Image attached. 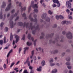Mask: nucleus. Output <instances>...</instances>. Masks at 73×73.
<instances>
[{
  "label": "nucleus",
  "instance_id": "obj_1",
  "mask_svg": "<svg viewBox=\"0 0 73 73\" xmlns=\"http://www.w3.org/2000/svg\"><path fill=\"white\" fill-rule=\"evenodd\" d=\"M18 25L19 26H23V27H26L27 29H31V30H34L32 31V33L33 35H35L36 32L35 30H39V27H38V25H37L36 27H35L33 26H32V23L31 22L30 23V25H29V23H26V22H24V23L22 22H19L18 23Z\"/></svg>",
  "mask_w": 73,
  "mask_h": 73
},
{
  "label": "nucleus",
  "instance_id": "obj_2",
  "mask_svg": "<svg viewBox=\"0 0 73 73\" xmlns=\"http://www.w3.org/2000/svg\"><path fill=\"white\" fill-rule=\"evenodd\" d=\"M18 14V13H15V14L11 15L10 19V26L11 28H13L14 27V25H13V22L12 21V19L14 17H16Z\"/></svg>",
  "mask_w": 73,
  "mask_h": 73
},
{
  "label": "nucleus",
  "instance_id": "obj_3",
  "mask_svg": "<svg viewBox=\"0 0 73 73\" xmlns=\"http://www.w3.org/2000/svg\"><path fill=\"white\" fill-rule=\"evenodd\" d=\"M33 17L35 18L34 19L32 17V13H31L29 15V19L31 21H33L35 23H37V19L36 18V17H37V15L35 14L33 15Z\"/></svg>",
  "mask_w": 73,
  "mask_h": 73
},
{
  "label": "nucleus",
  "instance_id": "obj_4",
  "mask_svg": "<svg viewBox=\"0 0 73 73\" xmlns=\"http://www.w3.org/2000/svg\"><path fill=\"white\" fill-rule=\"evenodd\" d=\"M8 2L9 3L8 4L7 6L5 9V11L6 12H7V11H8L10 10L11 8L12 0H8Z\"/></svg>",
  "mask_w": 73,
  "mask_h": 73
},
{
  "label": "nucleus",
  "instance_id": "obj_5",
  "mask_svg": "<svg viewBox=\"0 0 73 73\" xmlns=\"http://www.w3.org/2000/svg\"><path fill=\"white\" fill-rule=\"evenodd\" d=\"M66 37L68 39H72L73 38V35L70 31H68L66 33Z\"/></svg>",
  "mask_w": 73,
  "mask_h": 73
},
{
  "label": "nucleus",
  "instance_id": "obj_6",
  "mask_svg": "<svg viewBox=\"0 0 73 73\" xmlns=\"http://www.w3.org/2000/svg\"><path fill=\"white\" fill-rule=\"evenodd\" d=\"M35 2L33 1H32L31 3V5L30 6L31 7H32L33 8H37L38 7H37V4H34Z\"/></svg>",
  "mask_w": 73,
  "mask_h": 73
},
{
  "label": "nucleus",
  "instance_id": "obj_7",
  "mask_svg": "<svg viewBox=\"0 0 73 73\" xmlns=\"http://www.w3.org/2000/svg\"><path fill=\"white\" fill-rule=\"evenodd\" d=\"M66 5L68 8H71L72 4L70 2L68 1L66 2Z\"/></svg>",
  "mask_w": 73,
  "mask_h": 73
},
{
  "label": "nucleus",
  "instance_id": "obj_8",
  "mask_svg": "<svg viewBox=\"0 0 73 73\" xmlns=\"http://www.w3.org/2000/svg\"><path fill=\"white\" fill-rule=\"evenodd\" d=\"M13 36H15V37L16 38L15 42L17 43L19 41V38H20V36H18L17 35H16V34L14 35Z\"/></svg>",
  "mask_w": 73,
  "mask_h": 73
},
{
  "label": "nucleus",
  "instance_id": "obj_9",
  "mask_svg": "<svg viewBox=\"0 0 73 73\" xmlns=\"http://www.w3.org/2000/svg\"><path fill=\"white\" fill-rule=\"evenodd\" d=\"M2 5L1 6V8H4L5 7H6V2L3 1L2 3Z\"/></svg>",
  "mask_w": 73,
  "mask_h": 73
},
{
  "label": "nucleus",
  "instance_id": "obj_10",
  "mask_svg": "<svg viewBox=\"0 0 73 73\" xmlns=\"http://www.w3.org/2000/svg\"><path fill=\"white\" fill-rule=\"evenodd\" d=\"M27 63L28 66H29L30 65V62L29 61V58H28L27 59L26 62H24V64H25Z\"/></svg>",
  "mask_w": 73,
  "mask_h": 73
},
{
  "label": "nucleus",
  "instance_id": "obj_11",
  "mask_svg": "<svg viewBox=\"0 0 73 73\" xmlns=\"http://www.w3.org/2000/svg\"><path fill=\"white\" fill-rule=\"evenodd\" d=\"M8 39H7L6 38V37L4 36L3 38V41L4 44H6L7 42H8Z\"/></svg>",
  "mask_w": 73,
  "mask_h": 73
},
{
  "label": "nucleus",
  "instance_id": "obj_12",
  "mask_svg": "<svg viewBox=\"0 0 73 73\" xmlns=\"http://www.w3.org/2000/svg\"><path fill=\"white\" fill-rule=\"evenodd\" d=\"M27 37L28 39H29V40H31V38L32 41H33V40H34V38L33 37H31V34H29Z\"/></svg>",
  "mask_w": 73,
  "mask_h": 73
},
{
  "label": "nucleus",
  "instance_id": "obj_13",
  "mask_svg": "<svg viewBox=\"0 0 73 73\" xmlns=\"http://www.w3.org/2000/svg\"><path fill=\"white\" fill-rule=\"evenodd\" d=\"M38 49H39V50L40 51L41 50V52L42 53H43V52H44V50H43V49L41 48V47H39L38 48H36V50L37 51H38Z\"/></svg>",
  "mask_w": 73,
  "mask_h": 73
},
{
  "label": "nucleus",
  "instance_id": "obj_14",
  "mask_svg": "<svg viewBox=\"0 0 73 73\" xmlns=\"http://www.w3.org/2000/svg\"><path fill=\"white\" fill-rule=\"evenodd\" d=\"M51 53L53 54H56L58 53V50H55L52 51L51 52Z\"/></svg>",
  "mask_w": 73,
  "mask_h": 73
},
{
  "label": "nucleus",
  "instance_id": "obj_15",
  "mask_svg": "<svg viewBox=\"0 0 73 73\" xmlns=\"http://www.w3.org/2000/svg\"><path fill=\"white\" fill-rule=\"evenodd\" d=\"M26 7H23L21 6V12H22L23 11H25V10L26 9Z\"/></svg>",
  "mask_w": 73,
  "mask_h": 73
},
{
  "label": "nucleus",
  "instance_id": "obj_16",
  "mask_svg": "<svg viewBox=\"0 0 73 73\" xmlns=\"http://www.w3.org/2000/svg\"><path fill=\"white\" fill-rule=\"evenodd\" d=\"M41 64L42 66H44L45 65V60H42L41 62Z\"/></svg>",
  "mask_w": 73,
  "mask_h": 73
},
{
  "label": "nucleus",
  "instance_id": "obj_17",
  "mask_svg": "<svg viewBox=\"0 0 73 73\" xmlns=\"http://www.w3.org/2000/svg\"><path fill=\"white\" fill-rule=\"evenodd\" d=\"M47 15V14L46 13H44L41 16V17L42 19H44V18Z\"/></svg>",
  "mask_w": 73,
  "mask_h": 73
},
{
  "label": "nucleus",
  "instance_id": "obj_18",
  "mask_svg": "<svg viewBox=\"0 0 73 73\" xmlns=\"http://www.w3.org/2000/svg\"><path fill=\"white\" fill-rule=\"evenodd\" d=\"M34 54V51L33 50L31 52V55L30 57L31 59H32V57H33V55Z\"/></svg>",
  "mask_w": 73,
  "mask_h": 73
},
{
  "label": "nucleus",
  "instance_id": "obj_19",
  "mask_svg": "<svg viewBox=\"0 0 73 73\" xmlns=\"http://www.w3.org/2000/svg\"><path fill=\"white\" fill-rule=\"evenodd\" d=\"M45 20L46 21H47V22H49L50 21V18L49 17H47L45 19Z\"/></svg>",
  "mask_w": 73,
  "mask_h": 73
},
{
  "label": "nucleus",
  "instance_id": "obj_20",
  "mask_svg": "<svg viewBox=\"0 0 73 73\" xmlns=\"http://www.w3.org/2000/svg\"><path fill=\"white\" fill-rule=\"evenodd\" d=\"M65 60L67 61H70V57H68L66 58Z\"/></svg>",
  "mask_w": 73,
  "mask_h": 73
},
{
  "label": "nucleus",
  "instance_id": "obj_21",
  "mask_svg": "<svg viewBox=\"0 0 73 73\" xmlns=\"http://www.w3.org/2000/svg\"><path fill=\"white\" fill-rule=\"evenodd\" d=\"M53 35H54V33H52L50 34V35H49V34L47 35L46 36V37H50L51 36H53Z\"/></svg>",
  "mask_w": 73,
  "mask_h": 73
},
{
  "label": "nucleus",
  "instance_id": "obj_22",
  "mask_svg": "<svg viewBox=\"0 0 73 73\" xmlns=\"http://www.w3.org/2000/svg\"><path fill=\"white\" fill-rule=\"evenodd\" d=\"M57 72V70L56 69L53 70L51 72L52 73H56Z\"/></svg>",
  "mask_w": 73,
  "mask_h": 73
},
{
  "label": "nucleus",
  "instance_id": "obj_23",
  "mask_svg": "<svg viewBox=\"0 0 73 73\" xmlns=\"http://www.w3.org/2000/svg\"><path fill=\"white\" fill-rule=\"evenodd\" d=\"M13 39V35H12V33H11L10 34V41H12Z\"/></svg>",
  "mask_w": 73,
  "mask_h": 73
},
{
  "label": "nucleus",
  "instance_id": "obj_24",
  "mask_svg": "<svg viewBox=\"0 0 73 73\" xmlns=\"http://www.w3.org/2000/svg\"><path fill=\"white\" fill-rule=\"evenodd\" d=\"M31 6H29L28 8V13H29L30 12H31Z\"/></svg>",
  "mask_w": 73,
  "mask_h": 73
},
{
  "label": "nucleus",
  "instance_id": "obj_25",
  "mask_svg": "<svg viewBox=\"0 0 73 73\" xmlns=\"http://www.w3.org/2000/svg\"><path fill=\"white\" fill-rule=\"evenodd\" d=\"M42 36H40V38H44V33H42Z\"/></svg>",
  "mask_w": 73,
  "mask_h": 73
},
{
  "label": "nucleus",
  "instance_id": "obj_26",
  "mask_svg": "<svg viewBox=\"0 0 73 73\" xmlns=\"http://www.w3.org/2000/svg\"><path fill=\"white\" fill-rule=\"evenodd\" d=\"M28 47H26L24 48V54H25V52H26V50H28Z\"/></svg>",
  "mask_w": 73,
  "mask_h": 73
},
{
  "label": "nucleus",
  "instance_id": "obj_27",
  "mask_svg": "<svg viewBox=\"0 0 73 73\" xmlns=\"http://www.w3.org/2000/svg\"><path fill=\"white\" fill-rule=\"evenodd\" d=\"M57 27V24H54L52 26V28H56Z\"/></svg>",
  "mask_w": 73,
  "mask_h": 73
},
{
  "label": "nucleus",
  "instance_id": "obj_28",
  "mask_svg": "<svg viewBox=\"0 0 73 73\" xmlns=\"http://www.w3.org/2000/svg\"><path fill=\"white\" fill-rule=\"evenodd\" d=\"M41 68H42V67L41 66H40V67H39V68H38L37 69V70L39 72L41 71Z\"/></svg>",
  "mask_w": 73,
  "mask_h": 73
},
{
  "label": "nucleus",
  "instance_id": "obj_29",
  "mask_svg": "<svg viewBox=\"0 0 73 73\" xmlns=\"http://www.w3.org/2000/svg\"><path fill=\"white\" fill-rule=\"evenodd\" d=\"M12 49L8 53L7 55V57H9V54H10V53L12 52Z\"/></svg>",
  "mask_w": 73,
  "mask_h": 73
},
{
  "label": "nucleus",
  "instance_id": "obj_30",
  "mask_svg": "<svg viewBox=\"0 0 73 73\" xmlns=\"http://www.w3.org/2000/svg\"><path fill=\"white\" fill-rule=\"evenodd\" d=\"M34 12H35V13H38V10H37L36 9H34Z\"/></svg>",
  "mask_w": 73,
  "mask_h": 73
},
{
  "label": "nucleus",
  "instance_id": "obj_31",
  "mask_svg": "<svg viewBox=\"0 0 73 73\" xmlns=\"http://www.w3.org/2000/svg\"><path fill=\"white\" fill-rule=\"evenodd\" d=\"M53 2L54 3H58L59 2H58V0H52Z\"/></svg>",
  "mask_w": 73,
  "mask_h": 73
},
{
  "label": "nucleus",
  "instance_id": "obj_32",
  "mask_svg": "<svg viewBox=\"0 0 73 73\" xmlns=\"http://www.w3.org/2000/svg\"><path fill=\"white\" fill-rule=\"evenodd\" d=\"M32 43L29 42H27V44L29 46H30V45H32Z\"/></svg>",
  "mask_w": 73,
  "mask_h": 73
},
{
  "label": "nucleus",
  "instance_id": "obj_33",
  "mask_svg": "<svg viewBox=\"0 0 73 73\" xmlns=\"http://www.w3.org/2000/svg\"><path fill=\"white\" fill-rule=\"evenodd\" d=\"M54 61L53 58H51L50 59L49 62H53Z\"/></svg>",
  "mask_w": 73,
  "mask_h": 73
},
{
  "label": "nucleus",
  "instance_id": "obj_34",
  "mask_svg": "<svg viewBox=\"0 0 73 73\" xmlns=\"http://www.w3.org/2000/svg\"><path fill=\"white\" fill-rule=\"evenodd\" d=\"M59 19H64V16H62V15H59Z\"/></svg>",
  "mask_w": 73,
  "mask_h": 73
},
{
  "label": "nucleus",
  "instance_id": "obj_35",
  "mask_svg": "<svg viewBox=\"0 0 73 73\" xmlns=\"http://www.w3.org/2000/svg\"><path fill=\"white\" fill-rule=\"evenodd\" d=\"M49 42L50 43H51V42H52V43H53L54 44V43L56 42L54 40L52 41V40H49Z\"/></svg>",
  "mask_w": 73,
  "mask_h": 73
},
{
  "label": "nucleus",
  "instance_id": "obj_36",
  "mask_svg": "<svg viewBox=\"0 0 73 73\" xmlns=\"http://www.w3.org/2000/svg\"><path fill=\"white\" fill-rule=\"evenodd\" d=\"M54 65H55V64L53 63H51L50 64V66H54Z\"/></svg>",
  "mask_w": 73,
  "mask_h": 73
},
{
  "label": "nucleus",
  "instance_id": "obj_37",
  "mask_svg": "<svg viewBox=\"0 0 73 73\" xmlns=\"http://www.w3.org/2000/svg\"><path fill=\"white\" fill-rule=\"evenodd\" d=\"M0 19H3V15H2V12L0 13Z\"/></svg>",
  "mask_w": 73,
  "mask_h": 73
},
{
  "label": "nucleus",
  "instance_id": "obj_38",
  "mask_svg": "<svg viewBox=\"0 0 73 73\" xmlns=\"http://www.w3.org/2000/svg\"><path fill=\"white\" fill-rule=\"evenodd\" d=\"M15 12V9L12 10L11 11V13H14Z\"/></svg>",
  "mask_w": 73,
  "mask_h": 73
},
{
  "label": "nucleus",
  "instance_id": "obj_39",
  "mask_svg": "<svg viewBox=\"0 0 73 73\" xmlns=\"http://www.w3.org/2000/svg\"><path fill=\"white\" fill-rule=\"evenodd\" d=\"M48 14H49L50 15H52V14H53V12L51 11L50 10L48 11Z\"/></svg>",
  "mask_w": 73,
  "mask_h": 73
},
{
  "label": "nucleus",
  "instance_id": "obj_40",
  "mask_svg": "<svg viewBox=\"0 0 73 73\" xmlns=\"http://www.w3.org/2000/svg\"><path fill=\"white\" fill-rule=\"evenodd\" d=\"M66 65H70V63L69 62H66L65 63Z\"/></svg>",
  "mask_w": 73,
  "mask_h": 73
},
{
  "label": "nucleus",
  "instance_id": "obj_41",
  "mask_svg": "<svg viewBox=\"0 0 73 73\" xmlns=\"http://www.w3.org/2000/svg\"><path fill=\"white\" fill-rule=\"evenodd\" d=\"M33 59L34 61H35V60H37V58H36V56H34Z\"/></svg>",
  "mask_w": 73,
  "mask_h": 73
},
{
  "label": "nucleus",
  "instance_id": "obj_42",
  "mask_svg": "<svg viewBox=\"0 0 73 73\" xmlns=\"http://www.w3.org/2000/svg\"><path fill=\"white\" fill-rule=\"evenodd\" d=\"M25 35L24 34L23 36L22 40H25Z\"/></svg>",
  "mask_w": 73,
  "mask_h": 73
},
{
  "label": "nucleus",
  "instance_id": "obj_43",
  "mask_svg": "<svg viewBox=\"0 0 73 73\" xmlns=\"http://www.w3.org/2000/svg\"><path fill=\"white\" fill-rule=\"evenodd\" d=\"M68 19H70L71 20H72V19H73V18H72V17L70 15H68Z\"/></svg>",
  "mask_w": 73,
  "mask_h": 73
},
{
  "label": "nucleus",
  "instance_id": "obj_44",
  "mask_svg": "<svg viewBox=\"0 0 73 73\" xmlns=\"http://www.w3.org/2000/svg\"><path fill=\"white\" fill-rule=\"evenodd\" d=\"M57 4V5H56V6H57V7H60V5H61V4L60 3H59V2Z\"/></svg>",
  "mask_w": 73,
  "mask_h": 73
},
{
  "label": "nucleus",
  "instance_id": "obj_45",
  "mask_svg": "<svg viewBox=\"0 0 73 73\" xmlns=\"http://www.w3.org/2000/svg\"><path fill=\"white\" fill-rule=\"evenodd\" d=\"M4 23L3 22H2L1 24H0V27L1 28H2V27H3V25H4Z\"/></svg>",
  "mask_w": 73,
  "mask_h": 73
},
{
  "label": "nucleus",
  "instance_id": "obj_46",
  "mask_svg": "<svg viewBox=\"0 0 73 73\" xmlns=\"http://www.w3.org/2000/svg\"><path fill=\"white\" fill-rule=\"evenodd\" d=\"M19 16H17L15 20V21H16L17 20H19Z\"/></svg>",
  "mask_w": 73,
  "mask_h": 73
},
{
  "label": "nucleus",
  "instance_id": "obj_47",
  "mask_svg": "<svg viewBox=\"0 0 73 73\" xmlns=\"http://www.w3.org/2000/svg\"><path fill=\"white\" fill-rule=\"evenodd\" d=\"M15 64V62H13V63H12L10 66V68H12V66H13V65H14V64Z\"/></svg>",
  "mask_w": 73,
  "mask_h": 73
},
{
  "label": "nucleus",
  "instance_id": "obj_48",
  "mask_svg": "<svg viewBox=\"0 0 73 73\" xmlns=\"http://www.w3.org/2000/svg\"><path fill=\"white\" fill-rule=\"evenodd\" d=\"M66 12H67V13H70V10H69V9H67L66 10Z\"/></svg>",
  "mask_w": 73,
  "mask_h": 73
},
{
  "label": "nucleus",
  "instance_id": "obj_49",
  "mask_svg": "<svg viewBox=\"0 0 73 73\" xmlns=\"http://www.w3.org/2000/svg\"><path fill=\"white\" fill-rule=\"evenodd\" d=\"M67 68L69 69H72V66H67Z\"/></svg>",
  "mask_w": 73,
  "mask_h": 73
},
{
  "label": "nucleus",
  "instance_id": "obj_50",
  "mask_svg": "<svg viewBox=\"0 0 73 73\" xmlns=\"http://www.w3.org/2000/svg\"><path fill=\"white\" fill-rule=\"evenodd\" d=\"M56 19H57V20H58V19H59V18H60V15H59V16H57V15L56 16Z\"/></svg>",
  "mask_w": 73,
  "mask_h": 73
},
{
  "label": "nucleus",
  "instance_id": "obj_51",
  "mask_svg": "<svg viewBox=\"0 0 73 73\" xmlns=\"http://www.w3.org/2000/svg\"><path fill=\"white\" fill-rule=\"evenodd\" d=\"M0 45H2V44H3V40H0Z\"/></svg>",
  "mask_w": 73,
  "mask_h": 73
},
{
  "label": "nucleus",
  "instance_id": "obj_52",
  "mask_svg": "<svg viewBox=\"0 0 73 73\" xmlns=\"http://www.w3.org/2000/svg\"><path fill=\"white\" fill-rule=\"evenodd\" d=\"M66 21H62V24H66Z\"/></svg>",
  "mask_w": 73,
  "mask_h": 73
},
{
  "label": "nucleus",
  "instance_id": "obj_53",
  "mask_svg": "<svg viewBox=\"0 0 73 73\" xmlns=\"http://www.w3.org/2000/svg\"><path fill=\"white\" fill-rule=\"evenodd\" d=\"M22 17H25L26 16V14L25 13H23L22 15Z\"/></svg>",
  "mask_w": 73,
  "mask_h": 73
},
{
  "label": "nucleus",
  "instance_id": "obj_54",
  "mask_svg": "<svg viewBox=\"0 0 73 73\" xmlns=\"http://www.w3.org/2000/svg\"><path fill=\"white\" fill-rule=\"evenodd\" d=\"M52 6L53 8H54L56 7V5L54 3L52 4Z\"/></svg>",
  "mask_w": 73,
  "mask_h": 73
},
{
  "label": "nucleus",
  "instance_id": "obj_55",
  "mask_svg": "<svg viewBox=\"0 0 73 73\" xmlns=\"http://www.w3.org/2000/svg\"><path fill=\"white\" fill-rule=\"evenodd\" d=\"M22 50V48H19V53H20V52Z\"/></svg>",
  "mask_w": 73,
  "mask_h": 73
},
{
  "label": "nucleus",
  "instance_id": "obj_56",
  "mask_svg": "<svg viewBox=\"0 0 73 73\" xmlns=\"http://www.w3.org/2000/svg\"><path fill=\"white\" fill-rule=\"evenodd\" d=\"M36 41H37V39H36L34 41V45L35 46H36Z\"/></svg>",
  "mask_w": 73,
  "mask_h": 73
},
{
  "label": "nucleus",
  "instance_id": "obj_57",
  "mask_svg": "<svg viewBox=\"0 0 73 73\" xmlns=\"http://www.w3.org/2000/svg\"><path fill=\"white\" fill-rule=\"evenodd\" d=\"M64 55H65V53L64 52H63L61 54V57H64Z\"/></svg>",
  "mask_w": 73,
  "mask_h": 73
},
{
  "label": "nucleus",
  "instance_id": "obj_58",
  "mask_svg": "<svg viewBox=\"0 0 73 73\" xmlns=\"http://www.w3.org/2000/svg\"><path fill=\"white\" fill-rule=\"evenodd\" d=\"M62 33L63 34V35H65V34H66V32H65V31H63L62 32Z\"/></svg>",
  "mask_w": 73,
  "mask_h": 73
},
{
  "label": "nucleus",
  "instance_id": "obj_59",
  "mask_svg": "<svg viewBox=\"0 0 73 73\" xmlns=\"http://www.w3.org/2000/svg\"><path fill=\"white\" fill-rule=\"evenodd\" d=\"M8 28L7 27H5V31L6 32H8Z\"/></svg>",
  "mask_w": 73,
  "mask_h": 73
},
{
  "label": "nucleus",
  "instance_id": "obj_60",
  "mask_svg": "<svg viewBox=\"0 0 73 73\" xmlns=\"http://www.w3.org/2000/svg\"><path fill=\"white\" fill-rule=\"evenodd\" d=\"M11 14L10 13H8L7 15V17H9V16H10Z\"/></svg>",
  "mask_w": 73,
  "mask_h": 73
},
{
  "label": "nucleus",
  "instance_id": "obj_61",
  "mask_svg": "<svg viewBox=\"0 0 73 73\" xmlns=\"http://www.w3.org/2000/svg\"><path fill=\"white\" fill-rule=\"evenodd\" d=\"M42 5L43 6L44 8L46 6V5H45V4H44V3H43V4H42Z\"/></svg>",
  "mask_w": 73,
  "mask_h": 73
},
{
  "label": "nucleus",
  "instance_id": "obj_62",
  "mask_svg": "<svg viewBox=\"0 0 73 73\" xmlns=\"http://www.w3.org/2000/svg\"><path fill=\"white\" fill-rule=\"evenodd\" d=\"M67 72H68V70H65L64 72V73H67Z\"/></svg>",
  "mask_w": 73,
  "mask_h": 73
},
{
  "label": "nucleus",
  "instance_id": "obj_63",
  "mask_svg": "<svg viewBox=\"0 0 73 73\" xmlns=\"http://www.w3.org/2000/svg\"><path fill=\"white\" fill-rule=\"evenodd\" d=\"M34 73V71H33V70H31L30 73Z\"/></svg>",
  "mask_w": 73,
  "mask_h": 73
},
{
  "label": "nucleus",
  "instance_id": "obj_64",
  "mask_svg": "<svg viewBox=\"0 0 73 73\" xmlns=\"http://www.w3.org/2000/svg\"><path fill=\"white\" fill-rule=\"evenodd\" d=\"M69 73H73V71H72L71 70H70L69 71Z\"/></svg>",
  "mask_w": 73,
  "mask_h": 73
}]
</instances>
